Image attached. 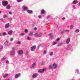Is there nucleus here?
<instances>
[{"label":"nucleus","mask_w":80,"mask_h":80,"mask_svg":"<svg viewBox=\"0 0 80 80\" xmlns=\"http://www.w3.org/2000/svg\"><path fill=\"white\" fill-rule=\"evenodd\" d=\"M21 0H17V1L18 2H20V1Z\"/></svg>","instance_id":"51"},{"label":"nucleus","mask_w":80,"mask_h":80,"mask_svg":"<svg viewBox=\"0 0 80 80\" xmlns=\"http://www.w3.org/2000/svg\"><path fill=\"white\" fill-rule=\"evenodd\" d=\"M37 73H34L33 74V75L32 76V78H36V77H37Z\"/></svg>","instance_id":"16"},{"label":"nucleus","mask_w":80,"mask_h":80,"mask_svg":"<svg viewBox=\"0 0 80 80\" xmlns=\"http://www.w3.org/2000/svg\"><path fill=\"white\" fill-rule=\"evenodd\" d=\"M56 44H57V42H56V41L53 42L52 43V45H56Z\"/></svg>","instance_id":"28"},{"label":"nucleus","mask_w":80,"mask_h":80,"mask_svg":"<svg viewBox=\"0 0 80 80\" xmlns=\"http://www.w3.org/2000/svg\"><path fill=\"white\" fill-rule=\"evenodd\" d=\"M79 29H77L75 30V32L76 33H78V32H79Z\"/></svg>","instance_id":"25"},{"label":"nucleus","mask_w":80,"mask_h":80,"mask_svg":"<svg viewBox=\"0 0 80 80\" xmlns=\"http://www.w3.org/2000/svg\"><path fill=\"white\" fill-rule=\"evenodd\" d=\"M4 44L5 45H8V42L7 41H6V42L4 43Z\"/></svg>","instance_id":"20"},{"label":"nucleus","mask_w":80,"mask_h":80,"mask_svg":"<svg viewBox=\"0 0 80 80\" xmlns=\"http://www.w3.org/2000/svg\"><path fill=\"white\" fill-rule=\"evenodd\" d=\"M2 13V11H0V13Z\"/></svg>","instance_id":"55"},{"label":"nucleus","mask_w":80,"mask_h":80,"mask_svg":"<svg viewBox=\"0 0 80 80\" xmlns=\"http://www.w3.org/2000/svg\"><path fill=\"white\" fill-rule=\"evenodd\" d=\"M7 59V57H4L2 58V60H5Z\"/></svg>","instance_id":"21"},{"label":"nucleus","mask_w":80,"mask_h":80,"mask_svg":"<svg viewBox=\"0 0 80 80\" xmlns=\"http://www.w3.org/2000/svg\"><path fill=\"white\" fill-rule=\"evenodd\" d=\"M60 38H57L56 41L57 42H58V41H60Z\"/></svg>","instance_id":"30"},{"label":"nucleus","mask_w":80,"mask_h":80,"mask_svg":"<svg viewBox=\"0 0 80 80\" xmlns=\"http://www.w3.org/2000/svg\"><path fill=\"white\" fill-rule=\"evenodd\" d=\"M2 35H3L4 36H5V35H6V32H4L2 33Z\"/></svg>","instance_id":"39"},{"label":"nucleus","mask_w":80,"mask_h":80,"mask_svg":"<svg viewBox=\"0 0 80 80\" xmlns=\"http://www.w3.org/2000/svg\"><path fill=\"white\" fill-rule=\"evenodd\" d=\"M62 45H63V42H61L59 43L58 44V45L59 47H61Z\"/></svg>","instance_id":"18"},{"label":"nucleus","mask_w":80,"mask_h":80,"mask_svg":"<svg viewBox=\"0 0 80 80\" xmlns=\"http://www.w3.org/2000/svg\"><path fill=\"white\" fill-rule=\"evenodd\" d=\"M79 5L80 6V2L79 3Z\"/></svg>","instance_id":"56"},{"label":"nucleus","mask_w":80,"mask_h":80,"mask_svg":"<svg viewBox=\"0 0 80 80\" xmlns=\"http://www.w3.org/2000/svg\"><path fill=\"white\" fill-rule=\"evenodd\" d=\"M15 51L13 50H12L11 52L10 53V55H12V56L15 55Z\"/></svg>","instance_id":"7"},{"label":"nucleus","mask_w":80,"mask_h":80,"mask_svg":"<svg viewBox=\"0 0 80 80\" xmlns=\"http://www.w3.org/2000/svg\"><path fill=\"white\" fill-rule=\"evenodd\" d=\"M2 4L3 6H6L8 4V2L7 1H3L2 2Z\"/></svg>","instance_id":"1"},{"label":"nucleus","mask_w":80,"mask_h":80,"mask_svg":"<svg viewBox=\"0 0 80 80\" xmlns=\"http://www.w3.org/2000/svg\"><path fill=\"white\" fill-rule=\"evenodd\" d=\"M2 36V34L0 33V37H1Z\"/></svg>","instance_id":"53"},{"label":"nucleus","mask_w":80,"mask_h":80,"mask_svg":"<svg viewBox=\"0 0 80 80\" xmlns=\"http://www.w3.org/2000/svg\"><path fill=\"white\" fill-rule=\"evenodd\" d=\"M50 56H52L53 55V52H51L50 53Z\"/></svg>","instance_id":"34"},{"label":"nucleus","mask_w":80,"mask_h":80,"mask_svg":"<svg viewBox=\"0 0 80 80\" xmlns=\"http://www.w3.org/2000/svg\"><path fill=\"white\" fill-rule=\"evenodd\" d=\"M70 42V38H68L66 41V43L67 44H68L69 43V42Z\"/></svg>","instance_id":"11"},{"label":"nucleus","mask_w":80,"mask_h":80,"mask_svg":"<svg viewBox=\"0 0 80 80\" xmlns=\"http://www.w3.org/2000/svg\"><path fill=\"white\" fill-rule=\"evenodd\" d=\"M49 24V23H48L47 24H46V25H48Z\"/></svg>","instance_id":"54"},{"label":"nucleus","mask_w":80,"mask_h":80,"mask_svg":"<svg viewBox=\"0 0 80 80\" xmlns=\"http://www.w3.org/2000/svg\"><path fill=\"white\" fill-rule=\"evenodd\" d=\"M35 65H36V63H33L32 65V66L30 67L31 68H34L35 67Z\"/></svg>","instance_id":"15"},{"label":"nucleus","mask_w":80,"mask_h":80,"mask_svg":"<svg viewBox=\"0 0 80 80\" xmlns=\"http://www.w3.org/2000/svg\"><path fill=\"white\" fill-rule=\"evenodd\" d=\"M3 48V46H2L0 45V50Z\"/></svg>","instance_id":"40"},{"label":"nucleus","mask_w":80,"mask_h":80,"mask_svg":"<svg viewBox=\"0 0 80 80\" xmlns=\"http://www.w3.org/2000/svg\"><path fill=\"white\" fill-rule=\"evenodd\" d=\"M49 68L50 69H52V68H53V66L52 65H51L49 66Z\"/></svg>","instance_id":"29"},{"label":"nucleus","mask_w":80,"mask_h":80,"mask_svg":"<svg viewBox=\"0 0 80 80\" xmlns=\"http://www.w3.org/2000/svg\"><path fill=\"white\" fill-rule=\"evenodd\" d=\"M24 32L25 33H27L28 32V30L27 29H25Z\"/></svg>","instance_id":"38"},{"label":"nucleus","mask_w":80,"mask_h":80,"mask_svg":"<svg viewBox=\"0 0 80 80\" xmlns=\"http://www.w3.org/2000/svg\"><path fill=\"white\" fill-rule=\"evenodd\" d=\"M8 45H12V43L10 42H9V43H8Z\"/></svg>","instance_id":"45"},{"label":"nucleus","mask_w":80,"mask_h":80,"mask_svg":"<svg viewBox=\"0 0 80 80\" xmlns=\"http://www.w3.org/2000/svg\"><path fill=\"white\" fill-rule=\"evenodd\" d=\"M5 28H8L10 27V23H7L5 25Z\"/></svg>","instance_id":"8"},{"label":"nucleus","mask_w":80,"mask_h":80,"mask_svg":"<svg viewBox=\"0 0 80 80\" xmlns=\"http://www.w3.org/2000/svg\"><path fill=\"white\" fill-rule=\"evenodd\" d=\"M13 32V31L10 30L8 32V35H12Z\"/></svg>","instance_id":"10"},{"label":"nucleus","mask_w":80,"mask_h":80,"mask_svg":"<svg viewBox=\"0 0 80 80\" xmlns=\"http://www.w3.org/2000/svg\"><path fill=\"white\" fill-rule=\"evenodd\" d=\"M45 13V10H42L41 11V13L42 14H43V13Z\"/></svg>","instance_id":"27"},{"label":"nucleus","mask_w":80,"mask_h":80,"mask_svg":"<svg viewBox=\"0 0 80 80\" xmlns=\"http://www.w3.org/2000/svg\"><path fill=\"white\" fill-rule=\"evenodd\" d=\"M6 63L7 64H8V63H9V61H6Z\"/></svg>","instance_id":"41"},{"label":"nucleus","mask_w":80,"mask_h":80,"mask_svg":"<svg viewBox=\"0 0 80 80\" xmlns=\"http://www.w3.org/2000/svg\"><path fill=\"white\" fill-rule=\"evenodd\" d=\"M7 9H8V10H9V9L10 8V4L8 5L7 7Z\"/></svg>","instance_id":"17"},{"label":"nucleus","mask_w":80,"mask_h":80,"mask_svg":"<svg viewBox=\"0 0 80 80\" xmlns=\"http://www.w3.org/2000/svg\"><path fill=\"white\" fill-rule=\"evenodd\" d=\"M29 36H32L33 35V33L32 32H30L29 34Z\"/></svg>","instance_id":"32"},{"label":"nucleus","mask_w":80,"mask_h":80,"mask_svg":"<svg viewBox=\"0 0 80 80\" xmlns=\"http://www.w3.org/2000/svg\"><path fill=\"white\" fill-rule=\"evenodd\" d=\"M0 1L2 0H0Z\"/></svg>","instance_id":"57"},{"label":"nucleus","mask_w":80,"mask_h":80,"mask_svg":"<svg viewBox=\"0 0 80 80\" xmlns=\"http://www.w3.org/2000/svg\"><path fill=\"white\" fill-rule=\"evenodd\" d=\"M27 40H31V38L30 37H27Z\"/></svg>","instance_id":"23"},{"label":"nucleus","mask_w":80,"mask_h":80,"mask_svg":"<svg viewBox=\"0 0 80 80\" xmlns=\"http://www.w3.org/2000/svg\"><path fill=\"white\" fill-rule=\"evenodd\" d=\"M22 9H23L24 10H28V8L25 7V6H23L22 7Z\"/></svg>","instance_id":"12"},{"label":"nucleus","mask_w":80,"mask_h":80,"mask_svg":"<svg viewBox=\"0 0 80 80\" xmlns=\"http://www.w3.org/2000/svg\"><path fill=\"white\" fill-rule=\"evenodd\" d=\"M65 18L64 17V18H62V19L63 20H65Z\"/></svg>","instance_id":"49"},{"label":"nucleus","mask_w":80,"mask_h":80,"mask_svg":"<svg viewBox=\"0 0 80 80\" xmlns=\"http://www.w3.org/2000/svg\"><path fill=\"white\" fill-rule=\"evenodd\" d=\"M13 40V38H11L10 39V41H11V42H12Z\"/></svg>","instance_id":"35"},{"label":"nucleus","mask_w":80,"mask_h":80,"mask_svg":"<svg viewBox=\"0 0 80 80\" xmlns=\"http://www.w3.org/2000/svg\"><path fill=\"white\" fill-rule=\"evenodd\" d=\"M27 12L29 14H32L33 13V11H32L28 9L27 10Z\"/></svg>","instance_id":"9"},{"label":"nucleus","mask_w":80,"mask_h":80,"mask_svg":"<svg viewBox=\"0 0 80 80\" xmlns=\"http://www.w3.org/2000/svg\"><path fill=\"white\" fill-rule=\"evenodd\" d=\"M8 75V73L5 74H4L3 75V77L5 78V77H7Z\"/></svg>","instance_id":"19"},{"label":"nucleus","mask_w":80,"mask_h":80,"mask_svg":"<svg viewBox=\"0 0 80 80\" xmlns=\"http://www.w3.org/2000/svg\"><path fill=\"white\" fill-rule=\"evenodd\" d=\"M50 38H52V35L50 34L49 35Z\"/></svg>","instance_id":"42"},{"label":"nucleus","mask_w":80,"mask_h":80,"mask_svg":"<svg viewBox=\"0 0 80 80\" xmlns=\"http://www.w3.org/2000/svg\"><path fill=\"white\" fill-rule=\"evenodd\" d=\"M73 25H71L70 27H69V28L70 29H72V28H73Z\"/></svg>","instance_id":"24"},{"label":"nucleus","mask_w":80,"mask_h":80,"mask_svg":"<svg viewBox=\"0 0 80 80\" xmlns=\"http://www.w3.org/2000/svg\"><path fill=\"white\" fill-rule=\"evenodd\" d=\"M77 3H78V1L77 0H74L72 2V3H73V4H74V5H75V4H77Z\"/></svg>","instance_id":"14"},{"label":"nucleus","mask_w":80,"mask_h":80,"mask_svg":"<svg viewBox=\"0 0 80 80\" xmlns=\"http://www.w3.org/2000/svg\"><path fill=\"white\" fill-rule=\"evenodd\" d=\"M73 8H75V5H73Z\"/></svg>","instance_id":"50"},{"label":"nucleus","mask_w":80,"mask_h":80,"mask_svg":"<svg viewBox=\"0 0 80 80\" xmlns=\"http://www.w3.org/2000/svg\"><path fill=\"white\" fill-rule=\"evenodd\" d=\"M7 17V15L4 14L3 16V18H6Z\"/></svg>","instance_id":"26"},{"label":"nucleus","mask_w":80,"mask_h":80,"mask_svg":"<svg viewBox=\"0 0 80 80\" xmlns=\"http://www.w3.org/2000/svg\"><path fill=\"white\" fill-rule=\"evenodd\" d=\"M43 53L44 54H46V53H47V51L46 50H45L44 51Z\"/></svg>","instance_id":"36"},{"label":"nucleus","mask_w":80,"mask_h":80,"mask_svg":"<svg viewBox=\"0 0 80 80\" xmlns=\"http://www.w3.org/2000/svg\"><path fill=\"white\" fill-rule=\"evenodd\" d=\"M35 49H36V45H35L31 48L30 50L31 52H34Z\"/></svg>","instance_id":"3"},{"label":"nucleus","mask_w":80,"mask_h":80,"mask_svg":"<svg viewBox=\"0 0 80 80\" xmlns=\"http://www.w3.org/2000/svg\"><path fill=\"white\" fill-rule=\"evenodd\" d=\"M64 32H66V33H68V32H69V30H65Z\"/></svg>","instance_id":"33"},{"label":"nucleus","mask_w":80,"mask_h":80,"mask_svg":"<svg viewBox=\"0 0 80 80\" xmlns=\"http://www.w3.org/2000/svg\"><path fill=\"white\" fill-rule=\"evenodd\" d=\"M46 71V68H44L42 69H40L38 70V72L39 73H43L44 72Z\"/></svg>","instance_id":"4"},{"label":"nucleus","mask_w":80,"mask_h":80,"mask_svg":"<svg viewBox=\"0 0 80 80\" xmlns=\"http://www.w3.org/2000/svg\"><path fill=\"white\" fill-rule=\"evenodd\" d=\"M20 76V74L18 73L16 74V75L15 76V78H17L18 77H19Z\"/></svg>","instance_id":"13"},{"label":"nucleus","mask_w":80,"mask_h":80,"mask_svg":"<svg viewBox=\"0 0 80 80\" xmlns=\"http://www.w3.org/2000/svg\"><path fill=\"white\" fill-rule=\"evenodd\" d=\"M42 33H40L39 34H38L37 33H35L34 34V36L36 37H41L42 36Z\"/></svg>","instance_id":"2"},{"label":"nucleus","mask_w":80,"mask_h":80,"mask_svg":"<svg viewBox=\"0 0 80 80\" xmlns=\"http://www.w3.org/2000/svg\"><path fill=\"white\" fill-rule=\"evenodd\" d=\"M77 72L78 73H79V70L78 69H77L76 70Z\"/></svg>","instance_id":"44"},{"label":"nucleus","mask_w":80,"mask_h":80,"mask_svg":"<svg viewBox=\"0 0 80 80\" xmlns=\"http://www.w3.org/2000/svg\"><path fill=\"white\" fill-rule=\"evenodd\" d=\"M12 50H15V48H12Z\"/></svg>","instance_id":"43"},{"label":"nucleus","mask_w":80,"mask_h":80,"mask_svg":"<svg viewBox=\"0 0 80 80\" xmlns=\"http://www.w3.org/2000/svg\"><path fill=\"white\" fill-rule=\"evenodd\" d=\"M23 53V51L22 50H19L18 51V55H22Z\"/></svg>","instance_id":"6"},{"label":"nucleus","mask_w":80,"mask_h":80,"mask_svg":"<svg viewBox=\"0 0 80 80\" xmlns=\"http://www.w3.org/2000/svg\"><path fill=\"white\" fill-rule=\"evenodd\" d=\"M20 35L21 36H23L24 35H25V33H21Z\"/></svg>","instance_id":"31"},{"label":"nucleus","mask_w":80,"mask_h":80,"mask_svg":"<svg viewBox=\"0 0 80 80\" xmlns=\"http://www.w3.org/2000/svg\"><path fill=\"white\" fill-rule=\"evenodd\" d=\"M37 28L35 27V28H34V30H37Z\"/></svg>","instance_id":"47"},{"label":"nucleus","mask_w":80,"mask_h":80,"mask_svg":"<svg viewBox=\"0 0 80 80\" xmlns=\"http://www.w3.org/2000/svg\"><path fill=\"white\" fill-rule=\"evenodd\" d=\"M50 18V16L48 15L47 17V18Z\"/></svg>","instance_id":"52"},{"label":"nucleus","mask_w":80,"mask_h":80,"mask_svg":"<svg viewBox=\"0 0 80 80\" xmlns=\"http://www.w3.org/2000/svg\"><path fill=\"white\" fill-rule=\"evenodd\" d=\"M38 17H39V18H42V16H38Z\"/></svg>","instance_id":"48"},{"label":"nucleus","mask_w":80,"mask_h":80,"mask_svg":"<svg viewBox=\"0 0 80 80\" xmlns=\"http://www.w3.org/2000/svg\"><path fill=\"white\" fill-rule=\"evenodd\" d=\"M53 68H54V69H57V68H58V64L54 63L53 64Z\"/></svg>","instance_id":"5"},{"label":"nucleus","mask_w":80,"mask_h":80,"mask_svg":"<svg viewBox=\"0 0 80 80\" xmlns=\"http://www.w3.org/2000/svg\"><path fill=\"white\" fill-rule=\"evenodd\" d=\"M9 14L10 15H12V14H13V12H9Z\"/></svg>","instance_id":"37"},{"label":"nucleus","mask_w":80,"mask_h":80,"mask_svg":"<svg viewBox=\"0 0 80 80\" xmlns=\"http://www.w3.org/2000/svg\"><path fill=\"white\" fill-rule=\"evenodd\" d=\"M16 44H18V45H20L21 44V42L20 41H18L16 42Z\"/></svg>","instance_id":"22"},{"label":"nucleus","mask_w":80,"mask_h":80,"mask_svg":"<svg viewBox=\"0 0 80 80\" xmlns=\"http://www.w3.org/2000/svg\"><path fill=\"white\" fill-rule=\"evenodd\" d=\"M0 20H1V21H3V19L1 18V19H0Z\"/></svg>","instance_id":"46"}]
</instances>
